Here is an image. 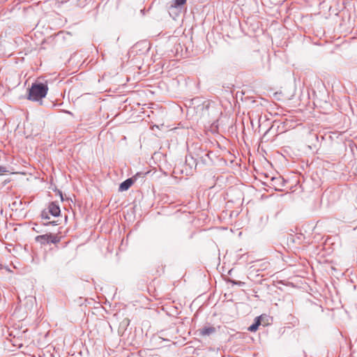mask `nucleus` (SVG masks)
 Listing matches in <instances>:
<instances>
[{
    "label": "nucleus",
    "instance_id": "nucleus-1",
    "mask_svg": "<svg viewBox=\"0 0 357 357\" xmlns=\"http://www.w3.org/2000/svg\"><path fill=\"white\" fill-rule=\"evenodd\" d=\"M48 87L43 83H33L29 89L28 99L33 101L41 100L47 93Z\"/></svg>",
    "mask_w": 357,
    "mask_h": 357
},
{
    "label": "nucleus",
    "instance_id": "nucleus-2",
    "mask_svg": "<svg viewBox=\"0 0 357 357\" xmlns=\"http://www.w3.org/2000/svg\"><path fill=\"white\" fill-rule=\"evenodd\" d=\"M60 239L61 238L59 236L52 234L40 235L36 237V241L41 244H56L60 241Z\"/></svg>",
    "mask_w": 357,
    "mask_h": 357
},
{
    "label": "nucleus",
    "instance_id": "nucleus-3",
    "mask_svg": "<svg viewBox=\"0 0 357 357\" xmlns=\"http://www.w3.org/2000/svg\"><path fill=\"white\" fill-rule=\"evenodd\" d=\"M218 113L216 108L210 102L203 105L202 116L204 119L208 120V122H211L210 117H215Z\"/></svg>",
    "mask_w": 357,
    "mask_h": 357
},
{
    "label": "nucleus",
    "instance_id": "nucleus-4",
    "mask_svg": "<svg viewBox=\"0 0 357 357\" xmlns=\"http://www.w3.org/2000/svg\"><path fill=\"white\" fill-rule=\"evenodd\" d=\"M48 213L54 217L59 216L61 213L59 204L56 202H51L48 206Z\"/></svg>",
    "mask_w": 357,
    "mask_h": 357
},
{
    "label": "nucleus",
    "instance_id": "nucleus-5",
    "mask_svg": "<svg viewBox=\"0 0 357 357\" xmlns=\"http://www.w3.org/2000/svg\"><path fill=\"white\" fill-rule=\"evenodd\" d=\"M215 328L213 326H204L198 330L199 334L202 336H208L215 333Z\"/></svg>",
    "mask_w": 357,
    "mask_h": 357
},
{
    "label": "nucleus",
    "instance_id": "nucleus-6",
    "mask_svg": "<svg viewBox=\"0 0 357 357\" xmlns=\"http://www.w3.org/2000/svg\"><path fill=\"white\" fill-rule=\"evenodd\" d=\"M135 180V178H130L126 179V181H124L123 182H122L120 184L119 190L121 192L128 190L130 188V186L133 184Z\"/></svg>",
    "mask_w": 357,
    "mask_h": 357
},
{
    "label": "nucleus",
    "instance_id": "nucleus-7",
    "mask_svg": "<svg viewBox=\"0 0 357 357\" xmlns=\"http://www.w3.org/2000/svg\"><path fill=\"white\" fill-rule=\"evenodd\" d=\"M187 0H174L169 7V10L178 9L181 10V6L186 3Z\"/></svg>",
    "mask_w": 357,
    "mask_h": 357
},
{
    "label": "nucleus",
    "instance_id": "nucleus-8",
    "mask_svg": "<svg viewBox=\"0 0 357 357\" xmlns=\"http://www.w3.org/2000/svg\"><path fill=\"white\" fill-rule=\"evenodd\" d=\"M259 318L260 317H258L255 321V323H254L253 324H252L249 328H248V330L251 332H254V331H256L259 327V326L260 325V321H259Z\"/></svg>",
    "mask_w": 357,
    "mask_h": 357
},
{
    "label": "nucleus",
    "instance_id": "nucleus-9",
    "mask_svg": "<svg viewBox=\"0 0 357 357\" xmlns=\"http://www.w3.org/2000/svg\"><path fill=\"white\" fill-rule=\"evenodd\" d=\"M6 172H8V170L7 169V168L4 166L0 165V175H3Z\"/></svg>",
    "mask_w": 357,
    "mask_h": 357
},
{
    "label": "nucleus",
    "instance_id": "nucleus-10",
    "mask_svg": "<svg viewBox=\"0 0 357 357\" xmlns=\"http://www.w3.org/2000/svg\"><path fill=\"white\" fill-rule=\"evenodd\" d=\"M42 218L43 219H49V217L47 215V213L46 211H43L41 214Z\"/></svg>",
    "mask_w": 357,
    "mask_h": 357
},
{
    "label": "nucleus",
    "instance_id": "nucleus-11",
    "mask_svg": "<svg viewBox=\"0 0 357 357\" xmlns=\"http://www.w3.org/2000/svg\"><path fill=\"white\" fill-rule=\"evenodd\" d=\"M77 1H78V2L79 3V4L81 5V4H83V3L86 1V0H77Z\"/></svg>",
    "mask_w": 357,
    "mask_h": 357
},
{
    "label": "nucleus",
    "instance_id": "nucleus-12",
    "mask_svg": "<svg viewBox=\"0 0 357 357\" xmlns=\"http://www.w3.org/2000/svg\"><path fill=\"white\" fill-rule=\"evenodd\" d=\"M50 224H54V222H50L48 223H44L45 225H48Z\"/></svg>",
    "mask_w": 357,
    "mask_h": 357
},
{
    "label": "nucleus",
    "instance_id": "nucleus-13",
    "mask_svg": "<svg viewBox=\"0 0 357 357\" xmlns=\"http://www.w3.org/2000/svg\"><path fill=\"white\" fill-rule=\"evenodd\" d=\"M278 178H273V179H272V181H273V182H275V181H278Z\"/></svg>",
    "mask_w": 357,
    "mask_h": 357
}]
</instances>
